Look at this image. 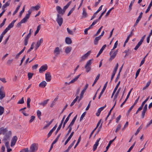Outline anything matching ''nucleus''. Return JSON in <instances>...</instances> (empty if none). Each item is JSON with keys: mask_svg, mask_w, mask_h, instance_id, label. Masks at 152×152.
I'll list each match as a JSON object with an SVG mask.
<instances>
[{"mask_svg": "<svg viewBox=\"0 0 152 152\" xmlns=\"http://www.w3.org/2000/svg\"><path fill=\"white\" fill-rule=\"evenodd\" d=\"M72 49V48L70 46L67 47L65 49V52L66 54L69 53Z\"/></svg>", "mask_w": 152, "mask_h": 152, "instance_id": "18", "label": "nucleus"}, {"mask_svg": "<svg viewBox=\"0 0 152 152\" xmlns=\"http://www.w3.org/2000/svg\"><path fill=\"white\" fill-rule=\"evenodd\" d=\"M9 30L7 28H6L2 32V34H1V35L2 36L4 37V35Z\"/></svg>", "mask_w": 152, "mask_h": 152, "instance_id": "45", "label": "nucleus"}, {"mask_svg": "<svg viewBox=\"0 0 152 152\" xmlns=\"http://www.w3.org/2000/svg\"><path fill=\"white\" fill-rule=\"evenodd\" d=\"M116 72V71H115L113 70L111 78V81L113 79L115 75V74Z\"/></svg>", "mask_w": 152, "mask_h": 152, "instance_id": "55", "label": "nucleus"}, {"mask_svg": "<svg viewBox=\"0 0 152 152\" xmlns=\"http://www.w3.org/2000/svg\"><path fill=\"white\" fill-rule=\"evenodd\" d=\"M106 107V105L105 104L104 105V106L101 107H100V108H99L98 110V112H99V113H100L101 111H102L104 109V108Z\"/></svg>", "mask_w": 152, "mask_h": 152, "instance_id": "51", "label": "nucleus"}, {"mask_svg": "<svg viewBox=\"0 0 152 152\" xmlns=\"http://www.w3.org/2000/svg\"><path fill=\"white\" fill-rule=\"evenodd\" d=\"M75 6L73 7L69 11V13H68L67 14V16H69L73 12V11L75 10Z\"/></svg>", "mask_w": 152, "mask_h": 152, "instance_id": "40", "label": "nucleus"}, {"mask_svg": "<svg viewBox=\"0 0 152 152\" xmlns=\"http://www.w3.org/2000/svg\"><path fill=\"white\" fill-rule=\"evenodd\" d=\"M37 149L38 145L37 144L33 143L30 146L29 151V152H35Z\"/></svg>", "mask_w": 152, "mask_h": 152, "instance_id": "2", "label": "nucleus"}, {"mask_svg": "<svg viewBox=\"0 0 152 152\" xmlns=\"http://www.w3.org/2000/svg\"><path fill=\"white\" fill-rule=\"evenodd\" d=\"M82 18H85L87 17L88 14L86 12L84 8L83 9V11L82 13Z\"/></svg>", "mask_w": 152, "mask_h": 152, "instance_id": "22", "label": "nucleus"}, {"mask_svg": "<svg viewBox=\"0 0 152 152\" xmlns=\"http://www.w3.org/2000/svg\"><path fill=\"white\" fill-rule=\"evenodd\" d=\"M80 75V74L76 76L69 83V84L74 83L77 80Z\"/></svg>", "mask_w": 152, "mask_h": 152, "instance_id": "20", "label": "nucleus"}, {"mask_svg": "<svg viewBox=\"0 0 152 152\" xmlns=\"http://www.w3.org/2000/svg\"><path fill=\"white\" fill-rule=\"evenodd\" d=\"M86 114V112H85L84 113H83L82 115L81 116L80 119V121H81L83 120V118L85 115Z\"/></svg>", "mask_w": 152, "mask_h": 152, "instance_id": "54", "label": "nucleus"}, {"mask_svg": "<svg viewBox=\"0 0 152 152\" xmlns=\"http://www.w3.org/2000/svg\"><path fill=\"white\" fill-rule=\"evenodd\" d=\"M17 140V137L16 136H15L13 137L11 140V146L12 147L15 144Z\"/></svg>", "mask_w": 152, "mask_h": 152, "instance_id": "7", "label": "nucleus"}, {"mask_svg": "<svg viewBox=\"0 0 152 152\" xmlns=\"http://www.w3.org/2000/svg\"><path fill=\"white\" fill-rule=\"evenodd\" d=\"M118 53V50H117L116 51H115L114 52L113 50H111V51L110 52V61H112L113 59L115 57L117 54Z\"/></svg>", "mask_w": 152, "mask_h": 152, "instance_id": "4", "label": "nucleus"}, {"mask_svg": "<svg viewBox=\"0 0 152 152\" xmlns=\"http://www.w3.org/2000/svg\"><path fill=\"white\" fill-rule=\"evenodd\" d=\"M47 84L45 81H43L39 84V86L40 87L44 88L45 87Z\"/></svg>", "mask_w": 152, "mask_h": 152, "instance_id": "19", "label": "nucleus"}, {"mask_svg": "<svg viewBox=\"0 0 152 152\" xmlns=\"http://www.w3.org/2000/svg\"><path fill=\"white\" fill-rule=\"evenodd\" d=\"M5 94L4 92L1 91H0V99H2L5 97Z\"/></svg>", "mask_w": 152, "mask_h": 152, "instance_id": "25", "label": "nucleus"}, {"mask_svg": "<svg viewBox=\"0 0 152 152\" xmlns=\"http://www.w3.org/2000/svg\"><path fill=\"white\" fill-rule=\"evenodd\" d=\"M134 106L133 105H132L129 109L128 110L127 113V115H129V113L132 110V109L133 108V107H134Z\"/></svg>", "mask_w": 152, "mask_h": 152, "instance_id": "52", "label": "nucleus"}, {"mask_svg": "<svg viewBox=\"0 0 152 152\" xmlns=\"http://www.w3.org/2000/svg\"><path fill=\"white\" fill-rule=\"evenodd\" d=\"M120 89H121V88H119L118 90L117 91L116 93L115 94L114 96V98H113V100L114 101L115 100V99L117 98V96H118V94L119 93V92L120 91Z\"/></svg>", "mask_w": 152, "mask_h": 152, "instance_id": "33", "label": "nucleus"}, {"mask_svg": "<svg viewBox=\"0 0 152 152\" xmlns=\"http://www.w3.org/2000/svg\"><path fill=\"white\" fill-rule=\"evenodd\" d=\"M33 75V74L32 73H28V80H30V79H31Z\"/></svg>", "mask_w": 152, "mask_h": 152, "instance_id": "56", "label": "nucleus"}, {"mask_svg": "<svg viewBox=\"0 0 152 152\" xmlns=\"http://www.w3.org/2000/svg\"><path fill=\"white\" fill-rule=\"evenodd\" d=\"M121 125L119 124L117 126L116 129L115 131V132L117 133L121 129Z\"/></svg>", "mask_w": 152, "mask_h": 152, "instance_id": "43", "label": "nucleus"}, {"mask_svg": "<svg viewBox=\"0 0 152 152\" xmlns=\"http://www.w3.org/2000/svg\"><path fill=\"white\" fill-rule=\"evenodd\" d=\"M40 7V6L37 5L35 6L32 7H31V9L33 10H37L39 9Z\"/></svg>", "mask_w": 152, "mask_h": 152, "instance_id": "30", "label": "nucleus"}, {"mask_svg": "<svg viewBox=\"0 0 152 152\" xmlns=\"http://www.w3.org/2000/svg\"><path fill=\"white\" fill-rule=\"evenodd\" d=\"M11 0H9L5 4L3 5L2 7V10H5V8L9 6L10 4V2Z\"/></svg>", "mask_w": 152, "mask_h": 152, "instance_id": "16", "label": "nucleus"}, {"mask_svg": "<svg viewBox=\"0 0 152 152\" xmlns=\"http://www.w3.org/2000/svg\"><path fill=\"white\" fill-rule=\"evenodd\" d=\"M43 41V38H41L37 42L35 47L36 50L37 49L40 45L42 43Z\"/></svg>", "mask_w": 152, "mask_h": 152, "instance_id": "9", "label": "nucleus"}, {"mask_svg": "<svg viewBox=\"0 0 152 152\" xmlns=\"http://www.w3.org/2000/svg\"><path fill=\"white\" fill-rule=\"evenodd\" d=\"M67 30L68 33L71 35L73 34L72 31L70 30L69 28H67Z\"/></svg>", "mask_w": 152, "mask_h": 152, "instance_id": "58", "label": "nucleus"}, {"mask_svg": "<svg viewBox=\"0 0 152 152\" xmlns=\"http://www.w3.org/2000/svg\"><path fill=\"white\" fill-rule=\"evenodd\" d=\"M106 46V45H104L102 48L99 51V52H100V53H102L103 50H104Z\"/></svg>", "mask_w": 152, "mask_h": 152, "instance_id": "53", "label": "nucleus"}, {"mask_svg": "<svg viewBox=\"0 0 152 152\" xmlns=\"http://www.w3.org/2000/svg\"><path fill=\"white\" fill-rule=\"evenodd\" d=\"M25 6L24 5L23 7L22 10L20 12V14H19L20 17L21 16L23 13L24 12V10H25Z\"/></svg>", "mask_w": 152, "mask_h": 152, "instance_id": "42", "label": "nucleus"}, {"mask_svg": "<svg viewBox=\"0 0 152 152\" xmlns=\"http://www.w3.org/2000/svg\"><path fill=\"white\" fill-rule=\"evenodd\" d=\"M101 139L100 138H99L96 141V142L95 143L93 147V151H95L97 148V146H98L99 145V143Z\"/></svg>", "mask_w": 152, "mask_h": 152, "instance_id": "13", "label": "nucleus"}, {"mask_svg": "<svg viewBox=\"0 0 152 152\" xmlns=\"http://www.w3.org/2000/svg\"><path fill=\"white\" fill-rule=\"evenodd\" d=\"M142 14L143 13L142 12H141L139 16H138L137 19L135 23L134 24V27L136 26L137 25L139 22L140 20L141 19V18L142 17Z\"/></svg>", "mask_w": 152, "mask_h": 152, "instance_id": "12", "label": "nucleus"}, {"mask_svg": "<svg viewBox=\"0 0 152 152\" xmlns=\"http://www.w3.org/2000/svg\"><path fill=\"white\" fill-rule=\"evenodd\" d=\"M116 137H115V138L112 140H110L109 141V143L108 144L107 146L106 147V149H107V150L110 147V145L113 143V142L114 141Z\"/></svg>", "mask_w": 152, "mask_h": 152, "instance_id": "24", "label": "nucleus"}, {"mask_svg": "<svg viewBox=\"0 0 152 152\" xmlns=\"http://www.w3.org/2000/svg\"><path fill=\"white\" fill-rule=\"evenodd\" d=\"M35 117L34 115L31 116V119L29 121V123H31L34 120Z\"/></svg>", "mask_w": 152, "mask_h": 152, "instance_id": "48", "label": "nucleus"}, {"mask_svg": "<svg viewBox=\"0 0 152 152\" xmlns=\"http://www.w3.org/2000/svg\"><path fill=\"white\" fill-rule=\"evenodd\" d=\"M61 135V134H59L55 140L53 141V144H55L58 140V138H59L60 136Z\"/></svg>", "mask_w": 152, "mask_h": 152, "instance_id": "50", "label": "nucleus"}, {"mask_svg": "<svg viewBox=\"0 0 152 152\" xmlns=\"http://www.w3.org/2000/svg\"><path fill=\"white\" fill-rule=\"evenodd\" d=\"M4 111V107L0 106V115H2Z\"/></svg>", "mask_w": 152, "mask_h": 152, "instance_id": "37", "label": "nucleus"}, {"mask_svg": "<svg viewBox=\"0 0 152 152\" xmlns=\"http://www.w3.org/2000/svg\"><path fill=\"white\" fill-rule=\"evenodd\" d=\"M25 23V22L22 20L20 22L18 23L17 24V27H20L21 26V24L22 23Z\"/></svg>", "mask_w": 152, "mask_h": 152, "instance_id": "44", "label": "nucleus"}, {"mask_svg": "<svg viewBox=\"0 0 152 152\" xmlns=\"http://www.w3.org/2000/svg\"><path fill=\"white\" fill-rule=\"evenodd\" d=\"M37 114L40 120H41V118H40V116L41 115V111L39 110H37Z\"/></svg>", "mask_w": 152, "mask_h": 152, "instance_id": "39", "label": "nucleus"}, {"mask_svg": "<svg viewBox=\"0 0 152 152\" xmlns=\"http://www.w3.org/2000/svg\"><path fill=\"white\" fill-rule=\"evenodd\" d=\"M65 42L68 44H70L72 43V41L70 38L67 37L65 39Z\"/></svg>", "mask_w": 152, "mask_h": 152, "instance_id": "23", "label": "nucleus"}, {"mask_svg": "<svg viewBox=\"0 0 152 152\" xmlns=\"http://www.w3.org/2000/svg\"><path fill=\"white\" fill-rule=\"evenodd\" d=\"M49 99H48L46 100H44L43 102L41 103H39V104L42 105L43 106H45L47 103Z\"/></svg>", "mask_w": 152, "mask_h": 152, "instance_id": "28", "label": "nucleus"}, {"mask_svg": "<svg viewBox=\"0 0 152 152\" xmlns=\"http://www.w3.org/2000/svg\"><path fill=\"white\" fill-rule=\"evenodd\" d=\"M140 70H141L139 68L137 71L136 72V75H135L136 78L138 76V75L139 73H140Z\"/></svg>", "mask_w": 152, "mask_h": 152, "instance_id": "64", "label": "nucleus"}, {"mask_svg": "<svg viewBox=\"0 0 152 152\" xmlns=\"http://www.w3.org/2000/svg\"><path fill=\"white\" fill-rule=\"evenodd\" d=\"M142 45L141 44L138 42L137 44L135 46V48H134V49L136 50H137L138 48L139 47Z\"/></svg>", "mask_w": 152, "mask_h": 152, "instance_id": "59", "label": "nucleus"}, {"mask_svg": "<svg viewBox=\"0 0 152 152\" xmlns=\"http://www.w3.org/2000/svg\"><path fill=\"white\" fill-rule=\"evenodd\" d=\"M29 38L27 37H26L25 38V39L24 40V45L25 46H26L27 45L28 42V39Z\"/></svg>", "mask_w": 152, "mask_h": 152, "instance_id": "34", "label": "nucleus"}, {"mask_svg": "<svg viewBox=\"0 0 152 152\" xmlns=\"http://www.w3.org/2000/svg\"><path fill=\"white\" fill-rule=\"evenodd\" d=\"M29 150L28 148H25L22 149L20 152H28Z\"/></svg>", "mask_w": 152, "mask_h": 152, "instance_id": "57", "label": "nucleus"}, {"mask_svg": "<svg viewBox=\"0 0 152 152\" xmlns=\"http://www.w3.org/2000/svg\"><path fill=\"white\" fill-rule=\"evenodd\" d=\"M56 10L58 14L63 15L65 13V10H62L61 8L59 6H57L56 7Z\"/></svg>", "mask_w": 152, "mask_h": 152, "instance_id": "5", "label": "nucleus"}, {"mask_svg": "<svg viewBox=\"0 0 152 152\" xmlns=\"http://www.w3.org/2000/svg\"><path fill=\"white\" fill-rule=\"evenodd\" d=\"M48 69V67L47 65H43L41 66L39 69V72L40 73H42V72L45 71Z\"/></svg>", "mask_w": 152, "mask_h": 152, "instance_id": "10", "label": "nucleus"}, {"mask_svg": "<svg viewBox=\"0 0 152 152\" xmlns=\"http://www.w3.org/2000/svg\"><path fill=\"white\" fill-rule=\"evenodd\" d=\"M151 80H150L147 83L146 86L143 88H142L143 90H144L146 89V88H147L148 87V86H149L150 85V84L151 83Z\"/></svg>", "mask_w": 152, "mask_h": 152, "instance_id": "32", "label": "nucleus"}, {"mask_svg": "<svg viewBox=\"0 0 152 152\" xmlns=\"http://www.w3.org/2000/svg\"><path fill=\"white\" fill-rule=\"evenodd\" d=\"M77 115H76L75 116L74 118H73L71 122L70 123V124L69 125V126H72L74 124L75 121L76 120Z\"/></svg>", "mask_w": 152, "mask_h": 152, "instance_id": "26", "label": "nucleus"}, {"mask_svg": "<svg viewBox=\"0 0 152 152\" xmlns=\"http://www.w3.org/2000/svg\"><path fill=\"white\" fill-rule=\"evenodd\" d=\"M16 20H13L9 25H8V27H7L9 30L12 28L14 26V24L15 22H16Z\"/></svg>", "mask_w": 152, "mask_h": 152, "instance_id": "17", "label": "nucleus"}, {"mask_svg": "<svg viewBox=\"0 0 152 152\" xmlns=\"http://www.w3.org/2000/svg\"><path fill=\"white\" fill-rule=\"evenodd\" d=\"M118 44V41H117L115 42V43L114 44V45L113 46V49L111 50H113L116 48V47L117 46Z\"/></svg>", "mask_w": 152, "mask_h": 152, "instance_id": "62", "label": "nucleus"}, {"mask_svg": "<svg viewBox=\"0 0 152 152\" xmlns=\"http://www.w3.org/2000/svg\"><path fill=\"white\" fill-rule=\"evenodd\" d=\"M24 103V98L23 97L18 102V104H23Z\"/></svg>", "mask_w": 152, "mask_h": 152, "instance_id": "41", "label": "nucleus"}, {"mask_svg": "<svg viewBox=\"0 0 152 152\" xmlns=\"http://www.w3.org/2000/svg\"><path fill=\"white\" fill-rule=\"evenodd\" d=\"M150 97V96H148L146 99L144 100L142 103V105H144L146 103V102L148 101V100L149 98Z\"/></svg>", "mask_w": 152, "mask_h": 152, "instance_id": "63", "label": "nucleus"}, {"mask_svg": "<svg viewBox=\"0 0 152 152\" xmlns=\"http://www.w3.org/2000/svg\"><path fill=\"white\" fill-rule=\"evenodd\" d=\"M135 1V0H133L132 1H131L130 4L129 6V11H130L132 9V5L134 3Z\"/></svg>", "mask_w": 152, "mask_h": 152, "instance_id": "36", "label": "nucleus"}, {"mask_svg": "<svg viewBox=\"0 0 152 152\" xmlns=\"http://www.w3.org/2000/svg\"><path fill=\"white\" fill-rule=\"evenodd\" d=\"M56 21L59 25L60 26L62 24L63 22V19L61 15L58 14L57 15Z\"/></svg>", "mask_w": 152, "mask_h": 152, "instance_id": "3", "label": "nucleus"}, {"mask_svg": "<svg viewBox=\"0 0 152 152\" xmlns=\"http://www.w3.org/2000/svg\"><path fill=\"white\" fill-rule=\"evenodd\" d=\"M91 53V51H88L86 53L81 57V61H84L89 55Z\"/></svg>", "mask_w": 152, "mask_h": 152, "instance_id": "6", "label": "nucleus"}, {"mask_svg": "<svg viewBox=\"0 0 152 152\" xmlns=\"http://www.w3.org/2000/svg\"><path fill=\"white\" fill-rule=\"evenodd\" d=\"M92 63L91 59L89 60L87 62L85 66V68L86 69V71L88 72L90 71L91 69V65Z\"/></svg>", "mask_w": 152, "mask_h": 152, "instance_id": "1", "label": "nucleus"}, {"mask_svg": "<svg viewBox=\"0 0 152 152\" xmlns=\"http://www.w3.org/2000/svg\"><path fill=\"white\" fill-rule=\"evenodd\" d=\"M30 17V15L28 14H27L25 17L22 20L25 23L27 21V20Z\"/></svg>", "mask_w": 152, "mask_h": 152, "instance_id": "29", "label": "nucleus"}, {"mask_svg": "<svg viewBox=\"0 0 152 152\" xmlns=\"http://www.w3.org/2000/svg\"><path fill=\"white\" fill-rule=\"evenodd\" d=\"M20 7V5H18V7L16 8L15 10V11L14 12L13 15H15V14L16 13L18 12L19 9Z\"/></svg>", "mask_w": 152, "mask_h": 152, "instance_id": "49", "label": "nucleus"}, {"mask_svg": "<svg viewBox=\"0 0 152 152\" xmlns=\"http://www.w3.org/2000/svg\"><path fill=\"white\" fill-rule=\"evenodd\" d=\"M146 111L143 110L141 114L142 118H143L145 117V113Z\"/></svg>", "mask_w": 152, "mask_h": 152, "instance_id": "60", "label": "nucleus"}, {"mask_svg": "<svg viewBox=\"0 0 152 152\" xmlns=\"http://www.w3.org/2000/svg\"><path fill=\"white\" fill-rule=\"evenodd\" d=\"M7 130L6 128L4 129L3 128H0V135L1 134H5Z\"/></svg>", "mask_w": 152, "mask_h": 152, "instance_id": "15", "label": "nucleus"}, {"mask_svg": "<svg viewBox=\"0 0 152 152\" xmlns=\"http://www.w3.org/2000/svg\"><path fill=\"white\" fill-rule=\"evenodd\" d=\"M101 37L99 36L95 38L94 40V43L95 45H97L98 44V42L101 39Z\"/></svg>", "mask_w": 152, "mask_h": 152, "instance_id": "21", "label": "nucleus"}, {"mask_svg": "<svg viewBox=\"0 0 152 152\" xmlns=\"http://www.w3.org/2000/svg\"><path fill=\"white\" fill-rule=\"evenodd\" d=\"M51 79V76L49 72H47L45 74V79L47 82L50 81Z\"/></svg>", "mask_w": 152, "mask_h": 152, "instance_id": "8", "label": "nucleus"}, {"mask_svg": "<svg viewBox=\"0 0 152 152\" xmlns=\"http://www.w3.org/2000/svg\"><path fill=\"white\" fill-rule=\"evenodd\" d=\"M72 113H70L69 115H68L67 117L66 118V120L64 121V122L63 126V128H64L66 124V123L68 122V121H69V117L71 116V115L72 114Z\"/></svg>", "mask_w": 152, "mask_h": 152, "instance_id": "14", "label": "nucleus"}, {"mask_svg": "<svg viewBox=\"0 0 152 152\" xmlns=\"http://www.w3.org/2000/svg\"><path fill=\"white\" fill-rule=\"evenodd\" d=\"M88 84L87 83L86 84V85L85 86V87L83 89V90L81 92L85 93L86 90L88 88Z\"/></svg>", "mask_w": 152, "mask_h": 152, "instance_id": "46", "label": "nucleus"}, {"mask_svg": "<svg viewBox=\"0 0 152 152\" xmlns=\"http://www.w3.org/2000/svg\"><path fill=\"white\" fill-rule=\"evenodd\" d=\"M54 53H56L57 55L59 54L60 51L59 48L58 47L56 48L54 51Z\"/></svg>", "mask_w": 152, "mask_h": 152, "instance_id": "27", "label": "nucleus"}, {"mask_svg": "<svg viewBox=\"0 0 152 152\" xmlns=\"http://www.w3.org/2000/svg\"><path fill=\"white\" fill-rule=\"evenodd\" d=\"M71 1H70L64 7L63 9L65 10V11L69 7L71 4Z\"/></svg>", "mask_w": 152, "mask_h": 152, "instance_id": "35", "label": "nucleus"}, {"mask_svg": "<svg viewBox=\"0 0 152 152\" xmlns=\"http://www.w3.org/2000/svg\"><path fill=\"white\" fill-rule=\"evenodd\" d=\"M108 82H107L106 83L104 84V87L101 92L100 93V94L99 95V96L98 98L99 99L101 97V96H102V94H103V93L104 92L105 90L106 89V88L107 86V84Z\"/></svg>", "mask_w": 152, "mask_h": 152, "instance_id": "11", "label": "nucleus"}, {"mask_svg": "<svg viewBox=\"0 0 152 152\" xmlns=\"http://www.w3.org/2000/svg\"><path fill=\"white\" fill-rule=\"evenodd\" d=\"M147 55L148 54H147L146 55V56L143 58L142 60L141 61V63H140V66H141L144 63L145 61V58L147 56Z\"/></svg>", "mask_w": 152, "mask_h": 152, "instance_id": "38", "label": "nucleus"}, {"mask_svg": "<svg viewBox=\"0 0 152 152\" xmlns=\"http://www.w3.org/2000/svg\"><path fill=\"white\" fill-rule=\"evenodd\" d=\"M31 99L30 98H28L27 99V107L28 108H30V103L31 102Z\"/></svg>", "mask_w": 152, "mask_h": 152, "instance_id": "31", "label": "nucleus"}, {"mask_svg": "<svg viewBox=\"0 0 152 152\" xmlns=\"http://www.w3.org/2000/svg\"><path fill=\"white\" fill-rule=\"evenodd\" d=\"M142 125H141L137 129V131L135 133V135H136L138 134L139 133V132H140V130H141V129H142Z\"/></svg>", "mask_w": 152, "mask_h": 152, "instance_id": "47", "label": "nucleus"}, {"mask_svg": "<svg viewBox=\"0 0 152 152\" xmlns=\"http://www.w3.org/2000/svg\"><path fill=\"white\" fill-rule=\"evenodd\" d=\"M69 128V130L68 131V133L66 134V135H68L71 132V131L72 129V127L71 126H69L67 129Z\"/></svg>", "mask_w": 152, "mask_h": 152, "instance_id": "61", "label": "nucleus"}]
</instances>
